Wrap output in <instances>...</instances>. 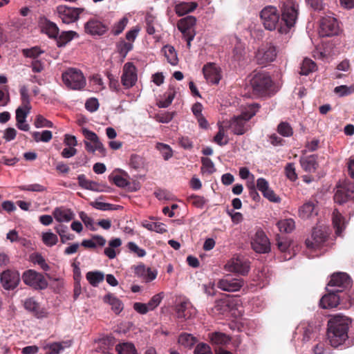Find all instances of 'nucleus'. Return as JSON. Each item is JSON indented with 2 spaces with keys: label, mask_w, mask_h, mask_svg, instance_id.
Returning <instances> with one entry per match:
<instances>
[{
  "label": "nucleus",
  "mask_w": 354,
  "mask_h": 354,
  "mask_svg": "<svg viewBox=\"0 0 354 354\" xmlns=\"http://www.w3.org/2000/svg\"><path fill=\"white\" fill-rule=\"evenodd\" d=\"M351 323L348 317L341 315H336L328 321L327 335L333 347L337 348L347 340Z\"/></svg>",
  "instance_id": "obj_1"
},
{
  "label": "nucleus",
  "mask_w": 354,
  "mask_h": 354,
  "mask_svg": "<svg viewBox=\"0 0 354 354\" xmlns=\"http://www.w3.org/2000/svg\"><path fill=\"white\" fill-rule=\"evenodd\" d=\"M141 30L139 26L131 28L126 32L125 39L120 38L115 44L116 52L120 55L122 61L127 57L129 52L133 48V42Z\"/></svg>",
  "instance_id": "obj_2"
},
{
  "label": "nucleus",
  "mask_w": 354,
  "mask_h": 354,
  "mask_svg": "<svg viewBox=\"0 0 354 354\" xmlns=\"http://www.w3.org/2000/svg\"><path fill=\"white\" fill-rule=\"evenodd\" d=\"M281 21L289 29L295 26L298 16L297 0H280Z\"/></svg>",
  "instance_id": "obj_3"
},
{
  "label": "nucleus",
  "mask_w": 354,
  "mask_h": 354,
  "mask_svg": "<svg viewBox=\"0 0 354 354\" xmlns=\"http://www.w3.org/2000/svg\"><path fill=\"white\" fill-rule=\"evenodd\" d=\"M253 91L258 94H266L272 91L273 82L270 75L263 71L254 74L251 81Z\"/></svg>",
  "instance_id": "obj_4"
},
{
  "label": "nucleus",
  "mask_w": 354,
  "mask_h": 354,
  "mask_svg": "<svg viewBox=\"0 0 354 354\" xmlns=\"http://www.w3.org/2000/svg\"><path fill=\"white\" fill-rule=\"evenodd\" d=\"M62 77L64 84L73 90H80L86 85V80L82 73L73 68L64 72Z\"/></svg>",
  "instance_id": "obj_5"
},
{
  "label": "nucleus",
  "mask_w": 354,
  "mask_h": 354,
  "mask_svg": "<svg viewBox=\"0 0 354 354\" xmlns=\"http://www.w3.org/2000/svg\"><path fill=\"white\" fill-rule=\"evenodd\" d=\"M196 24V19L194 16H187L180 19L177 24L178 29L181 32L183 37L187 41V47L191 48V42L196 36L194 26Z\"/></svg>",
  "instance_id": "obj_6"
},
{
  "label": "nucleus",
  "mask_w": 354,
  "mask_h": 354,
  "mask_svg": "<svg viewBox=\"0 0 354 354\" xmlns=\"http://www.w3.org/2000/svg\"><path fill=\"white\" fill-rule=\"evenodd\" d=\"M329 233L326 228L315 227L313 229L310 237L305 241L306 246L311 250L319 249L325 245Z\"/></svg>",
  "instance_id": "obj_7"
},
{
  "label": "nucleus",
  "mask_w": 354,
  "mask_h": 354,
  "mask_svg": "<svg viewBox=\"0 0 354 354\" xmlns=\"http://www.w3.org/2000/svg\"><path fill=\"white\" fill-rule=\"evenodd\" d=\"M24 283L35 290H44L48 286V281L44 276L34 270H28L22 274Z\"/></svg>",
  "instance_id": "obj_8"
},
{
  "label": "nucleus",
  "mask_w": 354,
  "mask_h": 354,
  "mask_svg": "<svg viewBox=\"0 0 354 354\" xmlns=\"http://www.w3.org/2000/svg\"><path fill=\"white\" fill-rule=\"evenodd\" d=\"M260 17L265 28L267 30H274L279 24V14L277 8L274 6H269L264 8L260 13Z\"/></svg>",
  "instance_id": "obj_9"
},
{
  "label": "nucleus",
  "mask_w": 354,
  "mask_h": 354,
  "mask_svg": "<svg viewBox=\"0 0 354 354\" xmlns=\"http://www.w3.org/2000/svg\"><path fill=\"white\" fill-rule=\"evenodd\" d=\"M352 281L348 274L345 272H336L331 275L328 283V288L342 292L351 286Z\"/></svg>",
  "instance_id": "obj_10"
},
{
  "label": "nucleus",
  "mask_w": 354,
  "mask_h": 354,
  "mask_svg": "<svg viewBox=\"0 0 354 354\" xmlns=\"http://www.w3.org/2000/svg\"><path fill=\"white\" fill-rule=\"evenodd\" d=\"M339 24L337 20L330 15L323 17L320 22L319 34L322 37H330L339 32Z\"/></svg>",
  "instance_id": "obj_11"
},
{
  "label": "nucleus",
  "mask_w": 354,
  "mask_h": 354,
  "mask_svg": "<svg viewBox=\"0 0 354 354\" xmlns=\"http://www.w3.org/2000/svg\"><path fill=\"white\" fill-rule=\"evenodd\" d=\"M83 10V8H73L62 5L57 8V12L59 17L64 24H66L76 21Z\"/></svg>",
  "instance_id": "obj_12"
},
{
  "label": "nucleus",
  "mask_w": 354,
  "mask_h": 354,
  "mask_svg": "<svg viewBox=\"0 0 354 354\" xmlns=\"http://www.w3.org/2000/svg\"><path fill=\"white\" fill-rule=\"evenodd\" d=\"M0 282L5 290H14L20 282V274L17 270L8 269L1 273Z\"/></svg>",
  "instance_id": "obj_13"
},
{
  "label": "nucleus",
  "mask_w": 354,
  "mask_h": 354,
  "mask_svg": "<svg viewBox=\"0 0 354 354\" xmlns=\"http://www.w3.org/2000/svg\"><path fill=\"white\" fill-rule=\"evenodd\" d=\"M277 55L276 46L272 44H267L265 47L258 50L256 58L259 64L266 65L275 60Z\"/></svg>",
  "instance_id": "obj_14"
},
{
  "label": "nucleus",
  "mask_w": 354,
  "mask_h": 354,
  "mask_svg": "<svg viewBox=\"0 0 354 354\" xmlns=\"http://www.w3.org/2000/svg\"><path fill=\"white\" fill-rule=\"evenodd\" d=\"M244 285L242 279L234 278L230 275H226L217 282V287L223 291L236 292L239 290Z\"/></svg>",
  "instance_id": "obj_15"
},
{
  "label": "nucleus",
  "mask_w": 354,
  "mask_h": 354,
  "mask_svg": "<svg viewBox=\"0 0 354 354\" xmlns=\"http://www.w3.org/2000/svg\"><path fill=\"white\" fill-rule=\"evenodd\" d=\"M251 245L252 249L258 253H268L270 250L269 239L261 230L256 232Z\"/></svg>",
  "instance_id": "obj_16"
},
{
  "label": "nucleus",
  "mask_w": 354,
  "mask_h": 354,
  "mask_svg": "<svg viewBox=\"0 0 354 354\" xmlns=\"http://www.w3.org/2000/svg\"><path fill=\"white\" fill-rule=\"evenodd\" d=\"M225 269L228 272H236L241 275H245L250 270L248 261L240 258L230 259L225 266Z\"/></svg>",
  "instance_id": "obj_17"
},
{
  "label": "nucleus",
  "mask_w": 354,
  "mask_h": 354,
  "mask_svg": "<svg viewBox=\"0 0 354 354\" xmlns=\"http://www.w3.org/2000/svg\"><path fill=\"white\" fill-rule=\"evenodd\" d=\"M221 68L214 63H207L203 68V73L207 82L218 84L221 79Z\"/></svg>",
  "instance_id": "obj_18"
},
{
  "label": "nucleus",
  "mask_w": 354,
  "mask_h": 354,
  "mask_svg": "<svg viewBox=\"0 0 354 354\" xmlns=\"http://www.w3.org/2000/svg\"><path fill=\"white\" fill-rule=\"evenodd\" d=\"M317 201H308L299 207L298 215L301 219H308L318 214Z\"/></svg>",
  "instance_id": "obj_19"
},
{
  "label": "nucleus",
  "mask_w": 354,
  "mask_h": 354,
  "mask_svg": "<svg viewBox=\"0 0 354 354\" xmlns=\"http://www.w3.org/2000/svg\"><path fill=\"white\" fill-rule=\"evenodd\" d=\"M257 188L270 201L273 203H279L281 201V198L270 188L269 183L265 178H259L257 179Z\"/></svg>",
  "instance_id": "obj_20"
},
{
  "label": "nucleus",
  "mask_w": 354,
  "mask_h": 354,
  "mask_svg": "<svg viewBox=\"0 0 354 354\" xmlns=\"http://www.w3.org/2000/svg\"><path fill=\"white\" fill-rule=\"evenodd\" d=\"M84 28L86 33L93 36L102 35L108 30L107 26L95 19L87 21L84 25Z\"/></svg>",
  "instance_id": "obj_21"
},
{
  "label": "nucleus",
  "mask_w": 354,
  "mask_h": 354,
  "mask_svg": "<svg viewBox=\"0 0 354 354\" xmlns=\"http://www.w3.org/2000/svg\"><path fill=\"white\" fill-rule=\"evenodd\" d=\"M82 132L86 139L84 143L88 151L95 152L102 149V144L95 133L86 129H83Z\"/></svg>",
  "instance_id": "obj_22"
},
{
  "label": "nucleus",
  "mask_w": 354,
  "mask_h": 354,
  "mask_svg": "<svg viewBox=\"0 0 354 354\" xmlns=\"http://www.w3.org/2000/svg\"><path fill=\"white\" fill-rule=\"evenodd\" d=\"M328 293L323 296L320 300L319 305L322 308H330L337 306L339 303L340 297L338 295L339 292L336 290L328 288Z\"/></svg>",
  "instance_id": "obj_23"
},
{
  "label": "nucleus",
  "mask_w": 354,
  "mask_h": 354,
  "mask_svg": "<svg viewBox=\"0 0 354 354\" xmlns=\"http://www.w3.org/2000/svg\"><path fill=\"white\" fill-rule=\"evenodd\" d=\"M196 308L188 301H182L176 306V313L178 319H190L196 315Z\"/></svg>",
  "instance_id": "obj_24"
},
{
  "label": "nucleus",
  "mask_w": 354,
  "mask_h": 354,
  "mask_svg": "<svg viewBox=\"0 0 354 354\" xmlns=\"http://www.w3.org/2000/svg\"><path fill=\"white\" fill-rule=\"evenodd\" d=\"M354 201V190L351 185L339 188L334 195L335 203L342 204L348 201Z\"/></svg>",
  "instance_id": "obj_25"
},
{
  "label": "nucleus",
  "mask_w": 354,
  "mask_h": 354,
  "mask_svg": "<svg viewBox=\"0 0 354 354\" xmlns=\"http://www.w3.org/2000/svg\"><path fill=\"white\" fill-rule=\"evenodd\" d=\"M71 346V341H64L61 342L44 344L42 348L45 351V354H59L66 348H68Z\"/></svg>",
  "instance_id": "obj_26"
},
{
  "label": "nucleus",
  "mask_w": 354,
  "mask_h": 354,
  "mask_svg": "<svg viewBox=\"0 0 354 354\" xmlns=\"http://www.w3.org/2000/svg\"><path fill=\"white\" fill-rule=\"evenodd\" d=\"M333 225L335 229V234L337 236H342V234L346 228V221L338 209H334L332 216Z\"/></svg>",
  "instance_id": "obj_27"
},
{
  "label": "nucleus",
  "mask_w": 354,
  "mask_h": 354,
  "mask_svg": "<svg viewBox=\"0 0 354 354\" xmlns=\"http://www.w3.org/2000/svg\"><path fill=\"white\" fill-rule=\"evenodd\" d=\"M53 216L59 223H68L73 219L74 214L71 209L60 207L54 209Z\"/></svg>",
  "instance_id": "obj_28"
},
{
  "label": "nucleus",
  "mask_w": 354,
  "mask_h": 354,
  "mask_svg": "<svg viewBox=\"0 0 354 354\" xmlns=\"http://www.w3.org/2000/svg\"><path fill=\"white\" fill-rule=\"evenodd\" d=\"M135 274L142 277L145 281H151L156 279L157 272L150 268L145 267V265H139L135 268Z\"/></svg>",
  "instance_id": "obj_29"
},
{
  "label": "nucleus",
  "mask_w": 354,
  "mask_h": 354,
  "mask_svg": "<svg viewBox=\"0 0 354 354\" xmlns=\"http://www.w3.org/2000/svg\"><path fill=\"white\" fill-rule=\"evenodd\" d=\"M246 122H248V120H245V118L241 115L234 117L230 122V127L233 133L236 135L244 134L247 131V128L245 127Z\"/></svg>",
  "instance_id": "obj_30"
},
{
  "label": "nucleus",
  "mask_w": 354,
  "mask_h": 354,
  "mask_svg": "<svg viewBox=\"0 0 354 354\" xmlns=\"http://www.w3.org/2000/svg\"><path fill=\"white\" fill-rule=\"evenodd\" d=\"M317 159V156L316 155L301 158L300 163L304 170L310 173L315 172L318 167Z\"/></svg>",
  "instance_id": "obj_31"
},
{
  "label": "nucleus",
  "mask_w": 354,
  "mask_h": 354,
  "mask_svg": "<svg viewBox=\"0 0 354 354\" xmlns=\"http://www.w3.org/2000/svg\"><path fill=\"white\" fill-rule=\"evenodd\" d=\"M198 3L194 1L181 2L176 5L175 12L178 16H183L194 12L198 7Z\"/></svg>",
  "instance_id": "obj_32"
},
{
  "label": "nucleus",
  "mask_w": 354,
  "mask_h": 354,
  "mask_svg": "<svg viewBox=\"0 0 354 354\" xmlns=\"http://www.w3.org/2000/svg\"><path fill=\"white\" fill-rule=\"evenodd\" d=\"M24 307L37 317H41L43 315V311L40 309L39 304L33 297L26 299L24 301Z\"/></svg>",
  "instance_id": "obj_33"
},
{
  "label": "nucleus",
  "mask_w": 354,
  "mask_h": 354,
  "mask_svg": "<svg viewBox=\"0 0 354 354\" xmlns=\"http://www.w3.org/2000/svg\"><path fill=\"white\" fill-rule=\"evenodd\" d=\"M129 178V174L123 170H119L118 173L115 171L112 173V183L119 187L123 188L129 185L130 184Z\"/></svg>",
  "instance_id": "obj_34"
},
{
  "label": "nucleus",
  "mask_w": 354,
  "mask_h": 354,
  "mask_svg": "<svg viewBox=\"0 0 354 354\" xmlns=\"http://www.w3.org/2000/svg\"><path fill=\"white\" fill-rule=\"evenodd\" d=\"M77 180L79 185L84 189L96 192L102 191L100 185L98 183L87 179L84 174L79 175Z\"/></svg>",
  "instance_id": "obj_35"
},
{
  "label": "nucleus",
  "mask_w": 354,
  "mask_h": 354,
  "mask_svg": "<svg viewBox=\"0 0 354 354\" xmlns=\"http://www.w3.org/2000/svg\"><path fill=\"white\" fill-rule=\"evenodd\" d=\"M118 354H138L135 345L132 342H122L115 346Z\"/></svg>",
  "instance_id": "obj_36"
},
{
  "label": "nucleus",
  "mask_w": 354,
  "mask_h": 354,
  "mask_svg": "<svg viewBox=\"0 0 354 354\" xmlns=\"http://www.w3.org/2000/svg\"><path fill=\"white\" fill-rule=\"evenodd\" d=\"M104 274L101 271H90L86 274L88 283L93 287H97L104 279Z\"/></svg>",
  "instance_id": "obj_37"
},
{
  "label": "nucleus",
  "mask_w": 354,
  "mask_h": 354,
  "mask_svg": "<svg viewBox=\"0 0 354 354\" xmlns=\"http://www.w3.org/2000/svg\"><path fill=\"white\" fill-rule=\"evenodd\" d=\"M212 344L216 345H225L230 342V338L225 333L214 332L208 335Z\"/></svg>",
  "instance_id": "obj_38"
},
{
  "label": "nucleus",
  "mask_w": 354,
  "mask_h": 354,
  "mask_svg": "<svg viewBox=\"0 0 354 354\" xmlns=\"http://www.w3.org/2000/svg\"><path fill=\"white\" fill-rule=\"evenodd\" d=\"M317 65L315 62L308 58H305L301 64L300 71L299 73L301 75H308L310 73L315 71Z\"/></svg>",
  "instance_id": "obj_39"
},
{
  "label": "nucleus",
  "mask_w": 354,
  "mask_h": 354,
  "mask_svg": "<svg viewBox=\"0 0 354 354\" xmlns=\"http://www.w3.org/2000/svg\"><path fill=\"white\" fill-rule=\"evenodd\" d=\"M178 341V343L185 348H191L197 343L198 339L192 334L183 333L179 335Z\"/></svg>",
  "instance_id": "obj_40"
},
{
  "label": "nucleus",
  "mask_w": 354,
  "mask_h": 354,
  "mask_svg": "<svg viewBox=\"0 0 354 354\" xmlns=\"http://www.w3.org/2000/svg\"><path fill=\"white\" fill-rule=\"evenodd\" d=\"M277 225L281 232L290 233L295 228V222L292 218L279 221Z\"/></svg>",
  "instance_id": "obj_41"
},
{
  "label": "nucleus",
  "mask_w": 354,
  "mask_h": 354,
  "mask_svg": "<svg viewBox=\"0 0 354 354\" xmlns=\"http://www.w3.org/2000/svg\"><path fill=\"white\" fill-rule=\"evenodd\" d=\"M77 35V32L73 30L64 31L57 38V44L59 47H63L69 41H71L75 36Z\"/></svg>",
  "instance_id": "obj_42"
},
{
  "label": "nucleus",
  "mask_w": 354,
  "mask_h": 354,
  "mask_svg": "<svg viewBox=\"0 0 354 354\" xmlns=\"http://www.w3.org/2000/svg\"><path fill=\"white\" fill-rule=\"evenodd\" d=\"M260 105L257 103H253L248 105L240 115L245 120L249 121L259 111Z\"/></svg>",
  "instance_id": "obj_43"
},
{
  "label": "nucleus",
  "mask_w": 354,
  "mask_h": 354,
  "mask_svg": "<svg viewBox=\"0 0 354 354\" xmlns=\"http://www.w3.org/2000/svg\"><path fill=\"white\" fill-rule=\"evenodd\" d=\"M163 49L168 62L173 66L176 65L178 59L174 48L171 46H165Z\"/></svg>",
  "instance_id": "obj_44"
},
{
  "label": "nucleus",
  "mask_w": 354,
  "mask_h": 354,
  "mask_svg": "<svg viewBox=\"0 0 354 354\" xmlns=\"http://www.w3.org/2000/svg\"><path fill=\"white\" fill-rule=\"evenodd\" d=\"M32 136L37 142H48L52 139L53 134L50 131L44 130L42 132L34 131L32 133Z\"/></svg>",
  "instance_id": "obj_45"
},
{
  "label": "nucleus",
  "mask_w": 354,
  "mask_h": 354,
  "mask_svg": "<svg viewBox=\"0 0 354 354\" xmlns=\"http://www.w3.org/2000/svg\"><path fill=\"white\" fill-rule=\"evenodd\" d=\"M55 230L59 235L62 243H65L66 241L73 239V235L67 233L68 227L66 225L59 224L55 227Z\"/></svg>",
  "instance_id": "obj_46"
},
{
  "label": "nucleus",
  "mask_w": 354,
  "mask_h": 354,
  "mask_svg": "<svg viewBox=\"0 0 354 354\" xmlns=\"http://www.w3.org/2000/svg\"><path fill=\"white\" fill-rule=\"evenodd\" d=\"M43 243L48 247H53L58 242L57 236L52 232H43L41 235Z\"/></svg>",
  "instance_id": "obj_47"
},
{
  "label": "nucleus",
  "mask_w": 354,
  "mask_h": 354,
  "mask_svg": "<svg viewBox=\"0 0 354 354\" xmlns=\"http://www.w3.org/2000/svg\"><path fill=\"white\" fill-rule=\"evenodd\" d=\"M277 131L283 137H290L293 134V129L287 122H281L277 126Z\"/></svg>",
  "instance_id": "obj_48"
},
{
  "label": "nucleus",
  "mask_w": 354,
  "mask_h": 354,
  "mask_svg": "<svg viewBox=\"0 0 354 354\" xmlns=\"http://www.w3.org/2000/svg\"><path fill=\"white\" fill-rule=\"evenodd\" d=\"M43 30L50 37L56 38L59 34V28L55 23L47 21L43 26Z\"/></svg>",
  "instance_id": "obj_49"
},
{
  "label": "nucleus",
  "mask_w": 354,
  "mask_h": 354,
  "mask_svg": "<svg viewBox=\"0 0 354 354\" xmlns=\"http://www.w3.org/2000/svg\"><path fill=\"white\" fill-rule=\"evenodd\" d=\"M156 148L160 152L165 160H168L173 156L172 149L168 145L158 142Z\"/></svg>",
  "instance_id": "obj_50"
},
{
  "label": "nucleus",
  "mask_w": 354,
  "mask_h": 354,
  "mask_svg": "<svg viewBox=\"0 0 354 354\" xmlns=\"http://www.w3.org/2000/svg\"><path fill=\"white\" fill-rule=\"evenodd\" d=\"M213 141L221 147L226 145L228 143V138L225 135L223 127H219L218 131L214 137Z\"/></svg>",
  "instance_id": "obj_51"
},
{
  "label": "nucleus",
  "mask_w": 354,
  "mask_h": 354,
  "mask_svg": "<svg viewBox=\"0 0 354 354\" xmlns=\"http://www.w3.org/2000/svg\"><path fill=\"white\" fill-rule=\"evenodd\" d=\"M176 91L174 88L169 87L168 91L165 93V99L163 101H160L158 103L159 107L167 108L172 102L175 97Z\"/></svg>",
  "instance_id": "obj_52"
},
{
  "label": "nucleus",
  "mask_w": 354,
  "mask_h": 354,
  "mask_svg": "<svg viewBox=\"0 0 354 354\" xmlns=\"http://www.w3.org/2000/svg\"><path fill=\"white\" fill-rule=\"evenodd\" d=\"M334 92L339 97H344L354 93V84L348 86L346 85H341L334 88Z\"/></svg>",
  "instance_id": "obj_53"
},
{
  "label": "nucleus",
  "mask_w": 354,
  "mask_h": 354,
  "mask_svg": "<svg viewBox=\"0 0 354 354\" xmlns=\"http://www.w3.org/2000/svg\"><path fill=\"white\" fill-rule=\"evenodd\" d=\"M201 163V171L203 172H207L209 174H212L216 171L214 164L210 158L207 157H202Z\"/></svg>",
  "instance_id": "obj_54"
},
{
  "label": "nucleus",
  "mask_w": 354,
  "mask_h": 354,
  "mask_svg": "<svg viewBox=\"0 0 354 354\" xmlns=\"http://www.w3.org/2000/svg\"><path fill=\"white\" fill-rule=\"evenodd\" d=\"M129 23V19L123 17L118 22L112 26V33L115 35H119L123 32Z\"/></svg>",
  "instance_id": "obj_55"
},
{
  "label": "nucleus",
  "mask_w": 354,
  "mask_h": 354,
  "mask_svg": "<svg viewBox=\"0 0 354 354\" xmlns=\"http://www.w3.org/2000/svg\"><path fill=\"white\" fill-rule=\"evenodd\" d=\"M30 110V106H28V108L24 107L23 105L17 108L16 110V120L17 122L21 123L22 122H26V118L29 113Z\"/></svg>",
  "instance_id": "obj_56"
},
{
  "label": "nucleus",
  "mask_w": 354,
  "mask_h": 354,
  "mask_svg": "<svg viewBox=\"0 0 354 354\" xmlns=\"http://www.w3.org/2000/svg\"><path fill=\"white\" fill-rule=\"evenodd\" d=\"M301 330H302L303 342H308L315 337V331L313 326L308 324L307 326H302Z\"/></svg>",
  "instance_id": "obj_57"
},
{
  "label": "nucleus",
  "mask_w": 354,
  "mask_h": 354,
  "mask_svg": "<svg viewBox=\"0 0 354 354\" xmlns=\"http://www.w3.org/2000/svg\"><path fill=\"white\" fill-rule=\"evenodd\" d=\"M164 297V293L163 292H159L155 295H153L151 299L147 303V306L150 310H153L156 309L160 302L162 301V299Z\"/></svg>",
  "instance_id": "obj_58"
},
{
  "label": "nucleus",
  "mask_w": 354,
  "mask_h": 354,
  "mask_svg": "<svg viewBox=\"0 0 354 354\" xmlns=\"http://www.w3.org/2000/svg\"><path fill=\"white\" fill-rule=\"evenodd\" d=\"M31 260L35 264L39 265L43 270H49V266L46 263L44 258L40 254H35L32 255Z\"/></svg>",
  "instance_id": "obj_59"
},
{
  "label": "nucleus",
  "mask_w": 354,
  "mask_h": 354,
  "mask_svg": "<svg viewBox=\"0 0 354 354\" xmlns=\"http://www.w3.org/2000/svg\"><path fill=\"white\" fill-rule=\"evenodd\" d=\"M136 81V73L122 74V84L127 87H131L133 86Z\"/></svg>",
  "instance_id": "obj_60"
},
{
  "label": "nucleus",
  "mask_w": 354,
  "mask_h": 354,
  "mask_svg": "<svg viewBox=\"0 0 354 354\" xmlns=\"http://www.w3.org/2000/svg\"><path fill=\"white\" fill-rule=\"evenodd\" d=\"M129 165L135 169H140L144 165L143 158L139 155L132 154L130 158Z\"/></svg>",
  "instance_id": "obj_61"
},
{
  "label": "nucleus",
  "mask_w": 354,
  "mask_h": 354,
  "mask_svg": "<svg viewBox=\"0 0 354 354\" xmlns=\"http://www.w3.org/2000/svg\"><path fill=\"white\" fill-rule=\"evenodd\" d=\"M35 126L36 128H52L53 127V124L52 122L46 119L44 116L39 115L35 120Z\"/></svg>",
  "instance_id": "obj_62"
},
{
  "label": "nucleus",
  "mask_w": 354,
  "mask_h": 354,
  "mask_svg": "<svg viewBox=\"0 0 354 354\" xmlns=\"http://www.w3.org/2000/svg\"><path fill=\"white\" fill-rule=\"evenodd\" d=\"M285 171L287 178L291 181H295L297 179V174L293 163H288L285 167Z\"/></svg>",
  "instance_id": "obj_63"
},
{
  "label": "nucleus",
  "mask_w": 354,
  "mask_h": 354,
  "mask_svg": "<svg viewBox=\"0 0 354 354\" xmlns=\"http://www.w3.org/2000/svg\"><path fill=\"white\" fill-rule=\"evenodd\" d=\"M194 354H213L209 346L205 343H200L196 346Z\"/></svg>",
  "instance_id": "obj_64"
}]
</instances>
